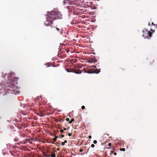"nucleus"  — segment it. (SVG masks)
I'll return each mask as SVG.
<instances>
[{
	"mask_svg": "<svg viewBox=\"0 0 157 157\" xmlns=\"http://www.w3.org/2000/svg\"><path fill=\"white\" fill-rule=\"evenodd\" d=\"M155 24H154L153 22H152L151 23V25H154Z\"/></svg>",
	"mask_w": 157,
	"mask_h": 157,
	"instance_id": "obj_35",
	"label": "nucleus"
},
{
	"mask_svg": "<svg viewBox=\"0 0 157 157\" xmlns=\"http://www.w3.org/2000/svg\"><path fill=\"white\" fill-rule=\"evenodd\" d=\"M100 71L99 69H94L93 68H91L90 69L88 70V71H85V73H98L100 72Z\"/></svg>",
	"mask_w": 157,
	"mask_h": 157,
	"instance_id": "obj_5",
	"label": "nucleus"
},
{
	"mask_svg": "<svg viewBox=\"0 0 157 157\" xmlns=\"http://www.w3.org/2000/svg\"><path fill=\"white\" fill-rule=\"evenodd\" d=\"M91 137H91V136H89V138H91Z\"/></svg>",
	"mask_w": 157,
	"mask_h": 157,
	"instance_id": "obj_36",
	"label": "nucleus"
},
{
	"mask_svg": "<svg viewBox=\"0 0 157 157\" xmlns=\"http://www.w3.org/2000/svg\"><path fill=\"white\" fill-rule=\"evenodd\" d=\"M56 122H58V121H58H58L56 120Z\"/></svg>",
	"mask_w": 157,
	"mask_h": 157,
	"instance_id": "obj_41",
	"label": "nucleus"
},
{
	"mask_svg": "<svg viewBox=\"0 0 157 157\" xmlns=\"http://www.w3.org/2000/svg\"><path fill=\"white\" fill-rule=\"evenodd\" d=\"M150 30L152 31L153 33L155 31V30L154 29L153 30L152 29H150Z\"/></svg>",
	"mask_w": 157,
	"mask_h": 157,
	"instance_id": "obj_23",
	"label": "nucleus"
},
{
	"mask_svg": "<svg viewBox=\"0 0 157 157\" xmlns=\"http://www.w3.org/2000/svg\"><path fill=\"white\" fill-rule=\"evenodd\" d=\"M12 72H10V74H8V75L7 76L8 78H10L11 76V75H12Z\"/></svg>",
	"mask_w": 157,
	"mask_h": 157,
	"instance_id": "obj_10",
	"label": "nucleus"
},
{
	"mask_svg": "<svg viewBox=\"0 0 157 157\" xmlns=\"http://www.w3.org/2000/svg\"><path fill=\"white\" fill-rule=\"evenodd\" d=\"M61 120H62V119H60L58 120V121H61Z\"/></svg>",
	"mask_w": 157,
	"mask_h": 157,
	"instance_id": "obj_38",
	"label": "nucleus"
},
{
	"mask_svg": "<svg viewBox=\"0 0 157 157\" xmlns=\"http://www.w3.org/2000/svg\"><path fill=\"white\" fill-rule=\"evenodd\" d=\"M45 65H47V67H49L51 66V63H48L47 64H45Z\"/></svg>",
	"mask_w": 157,
	"mask_h": 157,
	"instance_id": "obj_13",
	"label": "nucleus"
},
{
	"mask_svg": "<svg viewBox=\"0 0 157 157\" xmlns=\"http://www.w3.org/2000/svg\"><path fill=\"white\" fill-rule=\"evenodd\" d=\"M56 138H54L53 139V141H54V142H55L56 140Z\"/></svg>",
	"mask_w": 157,
	"mask_h": 157,
	"instance_id": "obj_26",
	"label": "nucleus"
},
{
	"mask_svg": "<svg viewBox=\"0 0 157 157\" xmlns=\"http://www.w3.org/2000/svg\"><path fill=\"white\" fill-rule=\"evenodd\" d=\"M25 140L27 141H29V139H25Z\"/></svg>",
	"mask_w": 157,
	"mask_h": 157,
	"instance_id": "obj_29",
	"label": "nucleus"
},
{
	"mask_svg": "<svg viewBox=\"0 0 157 157\" xmlns=\"http://www.w3.org/2000/svg\"><path fill=\"white\" fill-rule=\"evenodd\" d=\"M95 146V145L94 144H91V147H94Z\"/></svg>",
	"mask_w": 157,
	"mask_h": 157,
	"instance_id": "obj_21",
	"label": "nucleus"
},
{
	"mask_svg": "<svg viewBox=\"0 0 157 157\" xmlns=\"http://www.w3.org/2000/svg\"><path fill=\"white\" fill-rule=\"evenodd\" d=\"M93 143L94 144H96L97 143V141L96 140H94L93 141Z\"/></svg>",
	"mask_w": 157,
	"mask_h": 157,
	"instance_id": "obj_19",
	"label": "nucleus"
},
{
	"mask_svg": "<svg viewBox=\"0 0 157 157\" xmlns=\"http://www.w3.org/2000/svg\"><path fill=\"white\" fill-rule=\"evenodd\" d=\"M66 133L67 134L68 133L67 132H66Z\"/></svg>",
	"mask_w": 157,
	"mask_h": 157,
	"instance_id": "obj_42",
	"label": "nucleus"
},
{
	"mask_svg": "<svg viewBox=\"0 0 157 157\" xmlns=\"http://www.w3.org/2000/svg\"><path fill=\"white\" fill-rule=\"evenodd\" d=\"M92 67H94V68H96V67L95 66V65L93 66Z\"/></svg>",
	"mask_w": 157,
	"mask_h": 157,
	"instance_id": "obj_33",
	"label": "nucleus"
},
{
	"mask_svg": "<svg viewBox=\"0 0 157 157\" xmlns=\"http://www.w3.org/2000/svg\"><path fill=\"white\" fill-rule=\"evenodd\" d=\"M97 62V59L95 58H91L88 61V62L91 63H94Z\"/></svg>",
	"mask_w": 157,
	"mask_h": 157,
	"instance_id": "obj_7",
	"label": "nucleus"
},
{
	"mask_svg": "<svg viewBox=\"0 0 157 157\" xmlns=\"http://www.w3.org/2000/svg\"><path fill=\"white\" fill-rule=\"evenodd\" d=\"M61 137H62V138H63L64 137V135L63 134L62 135H61Z\"/></svg>",
	"mask_w": 157,
	"mask_h": 157,
	"instance_id": "obj_28",
	"label": "nucleus"
},
{
	"mask_svg": "<svg viewBox=\"0 0 157 157\" xmlns=\"http://www.w3.org/2000/svg\"><path fill=\"white\" fill-rule=\"evenodd\" d=\"M47 26L49 27L48 29L49 31L51 32L59 33H61L63 31L62 29H59V28L57 27L52 26V25H48Z\"/></svg>",
	"mask_w": 157,
	"mask_h": 157,
	"instance_id": "obj_3",
	"label": "nucleus"
},
{
	"mask_svg": "<svg viewBox=\"0 0 157 157\" xmlns=\"http://www.w3.org/2000/svg\"><path fill=\"white\" fill-rule=\"evenodd\" d=\"M148 25H149V26H151V25L150 24V23H148Z\"/></svg>",
	"mask_w": 157,
	"mask_h": 157,
	"instance_id": "obj_39",
	"label": "nucleus"
},
{
	"mask_svg": "<svg viewBox=\"0 0 157 157\" xmlns=\"http://www.w3.org/2000/svg\"><path fill=\"white\" fill-rule=\"evenodd\" d=\"M79 151L80 152H82V149H80L79 150Z\"/></svg>",
	"mask_w": 157,
	"mask_h": 157,
	"instance_id": "obj_34",
	"label": "nucleus"
},
{
	"mask_svg": "<svg viewBox=\"0 0 157 157\" xmlns=\"http://www.w3.org/2000/svg\"><path fill=\"white\" fill-rule=\"evenodd\" d=\"M58 137L57 136H55L54 138H56V139Z\"/></svg>",
	"mask_w": 157,
	"mask_h": 157,
	"instance_id": "obj_37",
	"label": "nucleus"
},
{
	"mask_svg": "<svg viewBox=\"0 0 157 157\" xmlns=\"http://www.w3.org/2000/svg\"><path fill=\"white\" fill-rule=\"evenodd\" d=\"M62 15L60 12L53 10L52 12H48L47 16L46 17L47 21L45 24L46 26L51 25L54 20L62 18Z\"/></svg>",
	"mask_w": 157,
	"mask_h": 157,
	"instance_id": "obj_1",
	"label": "nucleus"
},
{
	"mask_svg": "<svg viewBox=\"0 0 157 157\" xmlns=\"http://www.w3.org/2000/svg\"><path fill=\"white\" fill-rule=\"evenodd\" d=\"M55 142L53 140L52 142H51V143L52 144H54L55 143Z\"/></svg>",
	"mask_w": 157,
	"mask_h": 157,
	"instance_id": "obj_32",
	"label": "nucleus"
},
{
	"mask_svg": "<svg viewBox=\"0 0 157 157\" xmlns=\"http://www.w3.org/2000/svg\"><path fill=\"white\" fill-rule=\"evenodd\" d=\"M18 78H14L8 84H7L5 89L8 91L12 92L14 91V89L16 88V85L17 84V81Z\"/></svg>",
	"mask_w": 157,
	"mask_h": 157,
	"instance_id": "obj_2",
	"label": "nucleus"
},
{
	"mask_svg": "<svg viewBox=\"0 0 157 157\" xmlns=\"http://www.w3.org/2000/svg\"><path fill=\"white\" fill-rule=\"evenodd\" d=\"M64 143H67V140H64Z\"/></svg>",
	"mask_w": 157,
	"mask_h": 157,
	"instance_id": "obj_31",
	"label": "nucleus"
},
{
	"mask_svg": "<svg viewBox=\"0 0 157 157\" xmlns=\"http://www.w3.org/2000/svg\"><path fill=\"white\" fill-rule=\"evenodd\" d=\"M74 121V119L73 118H72L71 119V121H69V123H70V124H71V123H72V122L73 121Z\"/></svg>",
	"mask_w": 157,
	"mask_h": 157,
	"instance_id": "obj_12",
	"label": "nucleus"
},
{
	"mask_svg": "<svg viewBox=\"0 0 157 157\" xmlns=\"http://www.w3.org/2000/svg\"><path fill=\"white\" fill-rule=\"evenodd\" d=\"M72 135V134L70 133H68V135L69 136H71Z\"/></svg>",
	"mask_w": 157,
	"mask_h": 157,
	"instance_id": "obj_25",
	"label": "nucleus"
},
{
	"mask_svg": "<svg viewBox=\"0 0 157 157\" xmlns=\"http://www.w3.org/2000/svg\"><path fill=\"white\" fill-rule=\"evenodd\" d=\"M83 71H84V72H85V71H87L86 70L85 68H84L83 69Z\"/></svg>",
	"mask_w": 157,
	"mask_h": 157,
	"instance_id": "obj_30",
	"label": "nucleus"
},
{
	"mask_svg": "<svg viewBox=\"0 0 157 157\" xmlns=\"http://www.w3.org/2000/svg\"><path fill=\"white\" fill-rule=\"evenodd\" d=\"M69 128H70V127H68V128H63V130H67V129H69Z\"/></svg>",
	"mask_w": 157,
	"mask_h": 157,
	"instance_id": "obj_17",
	"label": "nucleus"
},
{
	"mask_svg": "<svg viewBox=\"0 0 157 157\" xmlns=\"http://www.w3.org/2000/svg\"><path fill=\"white\" fill-rule=\"evenodd\" d=\"M71 0H65L63 1V3L65 5L66 3H67V2H68L69 3V4H70L69 2Z\"/></svg>",
	"mask_w": 157,
	"mask_h": 157,
	"instance_id": "obj_9",
	"label": "nucleus"
},
{
	"mask_svg": "<svg viewBox=\"0 0 157 157\" xmlns=\"http://www.w3.org/2000/svg\"><path fill=\"white\" fill-rule=\"evenodd\" d=\"M56 145L57 146H58L59 145H57L56 144Z\"/></svg>",
	"mask_w": 157,
	"mask_h": 157,
	"instance_id": "obj_43",
	"label": "nucleus"
},
{
	"mask_svg": "<svg viewBox=\"0 0 157 157\" xmlns=\"http://www.w3.org/2000/svg\"><path fill=\"white\" fill-rule=\"evenodd\" d=\"M143 36L144 38H147L149 39V37H151L152 35V33L150 31H148L146 29H144L143 31Z\"/></svg>",
	"mask_w": 157,
	"mask_h": 157,
	"instance_id": "obj_4",
	"label": "nucleus"
},
{
	"mask_svg": "<svg viewBox=\"0 0 157 157\" xmlns=\"http://www.w3.org/2000/svg\"><path fill=\"white\" fill-rule=\"evenodd\" d=\"M6 73H5V77L6 76Z\"/></svg>",
	"mask_w": 157,
	"mask_h": 157,
	"instance_id": "obj_40",
	"label": "nucleus"
},
{
	"mask_svg": "<svg viewBox=\"0 0 157 157\" xmlns=\"http://www.w3.org/2000/svg\"><path fill=\"white\" fill-rule=\"evenodd\" d=\"M60 132L61 133H63V132H64V130H63V129H61V130H60Z\"/></svg>",
	"mask_w": 157,
	"mask_h": 157,
	"instance_id": "obj_20",
	"label": "nucleus"
},
{
	"mask_svg": "<svg viewBox=\"0 0 157 157\" xmlns=\"http://www.w3.org/2000/svg\"><path fill=\"white\" fill-rule=\"evenodd\" d=\"M67 52H68V51H67Z\"/></svg>",
	"mask_w": 157,
	"mask_h": 157,
	"instance_id": "obj_44",
	"label": "nucleus"
},
{
	"mask_svg": "<svg viewBox=\"0 0 157 157\" xmlns=\"http://www.w3.org/2000/svg\"><path fill=\"white\" fill-rule=\"evenodd\" d=\"M51 157H56V154L55 153H53L52 154Z\"/></svg>",
	"mask_w": 157,
	"mask_h": 157,
	"instance_id": "obj_11",
	"label": "nucleus"
},
{
	"mask_svg": "<svg viewBox=\"0 0 157 157\" xmlns=\"http://www.w3.org/2000/svg\"><path fill=\"white\" fill-rule=\"evenodd\" d=\"M79 0H71L70 2V4L71 5H75L78 6V3L77 2H78Z\"/></svg>",
	"mask_w": 157,
	"mask_h": 157,
	"instance_id": "obj_6",
	"label": "nucleus"
},
{
	"mask_svg": "<svg viewBox=\"0 0 157 157\" xmlns=\"http://www.w3.org/2000/svg\"><path fill=\"white\" fill-rule=\"evenodd\" d=\"M120 150L123 151H125V149L124 148H121L120 149Z\"/></svg>",
	"mask_w": 157,
	"mask_h": 157,
	"instance_id": "obj_16",
	"label": "nucleus"
},
{
	"mask_svg": "<svg viewBox=\"0 0 157 157\" xmlns=\"http://www.w3.org/2000/svg\"><path fill=\"white\" fill-rule=\"evenodd\" d=\"M61 145L63 146L65 145V143L64 142H62L61 143Z\"/></svg>",
	"mask_w": 157,
	"mask_h": 157,
	"instance_id": "obj_22",
	"label": "nucleus"
},
{
	"mask_svg": "<svg viewBox=\"0 0 157 157\" xmlns=\"http://www.w3.org/2000/svg\"><path fill=\"white\" fill-rule=\"evenodd\" d=\"M114 153V155H117V153L116 152H114L113 151H111V154H113Z\"/></svg>",
	"mask_w": 157,
	"mask_h": 157,
	"instance_id": "obj_15",
	"label": "nucleus"
},
{
	"mask_svg": "<svg viewBox=\"0 0 157 157\" xmlns=\"http://www.w3.org/2000/svg\"><path fill=\"white\" fill-rule=\"evenodd\" d=\"M66 120L67 121H69V119L68 118H67L66 119Z\"/></svg>",
	"mask_w": 157,
	"mask_h": 157,
	"instance_id": "obj_24",
	"label": "nucleus"
},
{
	"mask_svg": "<svg viewBox=\"0 0 157 157\" xmlns=\"http://www.w3.org/2000/svg\"><path fill=\"white\" fill-rule=\"evenodd\" d=\"M81 108L83 109H85V106L84 105H82L81 107Z\"/></svg>",
	"mask_w": 157,
	"mask_h": 157,
	"instance_id": "obj_18",
	"label": "nucleus"
},
{
	"mask_svg": "<svg viewBox=\"0 0 157 157\" xmlns=\"http://www.w3.org/2000/svg\"><path fill=\"white\" fill-rule=\"evenodd\" d=\"M111 143H109V144H108V146L109 147H108L107 148H110V147L111 146Z\"/></svg>",
	"mask_w": 157,
	"mask_h": 157,
	"instance_id": "obj_14",
	"label": "nucleus"
},
{
	"mask_svg": "<svg viewBox=\"0 0 157 157\" xmlns=\"http://www.w3.org/2000/svg\"><path fill=\"white\" fill-rule=\"evenodd\" d=\"M75 72L76 74H80L82 73V71L80 69H78L75 70Z\"/></svg>",
	"mask_w": 157,
	"mask_h": 157,
	"instance_id": "obj_8",
	"label": "nucleus"
},
{
	"mask_svg": "<svg viewBox=\"0 0 157 157\" xmlns=\"http://www.w3.org/2000/svg\"><path fill=\"white\" fill-rule=\"evenodd\" d=\"M153 25L155 26L156 28H157V25L154 24Z\"/></svg>",
	"mask_w": 157,
	"mask_h": 157,
	"instance_id": "obj_27",
	"label": "nucleus"
}]
</instances>
